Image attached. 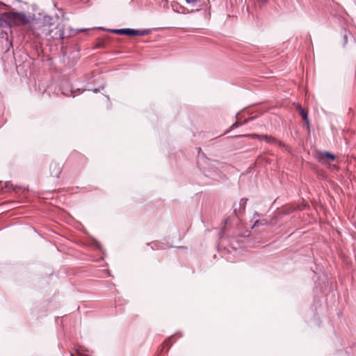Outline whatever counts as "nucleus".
Returning a JSON list of instances; mask_svg holds the SVG:
<instances>
[{
    "label": "nucleus",
    "instance_id": "obj_17",
    "mask_svg": "<svg viewBox=\"0 0 356 356\" xmlns=\"http://www.w3.org/2000/svg\"><path fill=\"white\" fill-rule=\"evenodd\" d=\"M139 42H147V40H142V41H138Z\"/></svg>",
    "mask_w": 356,
    "mask_h": 356
},
{
    "label": "nucleus",
    "instance_id": "obj_3",
    "mask_svg": "<svg viewBox=\"0 0 356 356\" xmlns=\"http://www.w3.org/2000/svg\"><path fill=\"white\" fill-rule=\"evenodd\" d=\"M79 51L78 46H61V52L63 58H66L68 63L73 64L79 58Z\"/></svg>",
    "mask_w": 356,
    "mask_h": 356
},
{
    "label": "nucleus",
    "instance_id": "obj_11",
    "mask_svg": "<svg viewBox=\"0 0 356 356\" xmlns=\"http://www.w3.org/2000/svg\"><path fill=\"white\" fill-rule=\"evenodd\" d=\"M173 337V336H171L168 339H167L163 343V347L165 346H168V347H170L171 346L172 343H170V340Z\"/></svg>",
    "mask_w": 356,
    "mask_h": 356
},
{
    "label": "nucleus",
    "instance_id": "obj_12",
    "mask_svg": "<svg viewBox=\"0 0 356 356\" xmlns=\"http://www.w3.org/2000/svg\"><path fill=\"white\" fill-rule=\"evenodd\" d=\"M238 126L239 124L237 122H235L231 126V129H234L236 127H238Z\"/></svg>",
    "mask_w": 356,
    "mask_h": 356
},
{
    "label": "nucleus",
    "instance_id": "obj_2",
    "mask_svg": "<svg viewBox=\"0 0 356 356\" xmlns=\"http://www.w3.org/2000/svg\"><path fill=\"white\" fill-rule=\"evenodd\" d=\"M6 19L8 21L9 24L15 26H24L30 24L31 28V23L35 19H31V16H27L24 13L10 11L4 14Z\"/></svg>",
    "mask_w": 356,
    "mask_h": 356
},
{
    "label": "nucleus",
    "instance_id": "obj_7",
    "mask_svg": "<svg viewBox=\"0 0 356 356\" xmlns=\"http://www.w3.org/2000/svg\"><path fill=\"white\" fill-rule=\"evenodd\" d=\"M246 136H250L252 138H257L259 139H262V140H265L266 142L269 143H275L276 141V140L274 138H272L270 136H268L267 135H261V136H259V135H256V134H253V135H247Z\"/></svg>",
    "mask_w": 356,
    "mask_h": 356
},
{
    "label": "nucleus",
    "instance_id": "obj_6",
    "mask_svg": "<svg viewBox=\"0 0 356 356\" xmlns=\"http://www.w3.org/2000/svg\"><path fill=\"white\" fill-rule=\"evenodd\" d=\"M50 171L52 177H58L61 173L62 169L59 164L51 163L50 165Z\"/></svg>",
    "mask_w": 356,
    "mask_h": 356
},
{
    "label": "nucleus",
    "instance_id": "obj_4",
    "mask_svg": "<svg viewBox=\"0 0 356 356\" xmlns=\"http://www.w3.org/2000/svg\"><path fill=\"white\" fill-rule=\"evenodd\" d=\"M112 33L116 34H122L129 36H139L145 35L149 33L147 30H135L131 29H112Z\"/></svg>",
    "mask_w": 356,
    "mask_h": 356
},
{
    "label": "nucleus",
    "instance_id": "obj_8",
    "mask_svg": "<svg viewBox=\"0 0 356 356\" xmlns=\"http://www.w3.org/2000/svg\"><path fill=\"white\" fill-rule=\"evenodd\" d=\"M297 108L299 111L300 115H302V118L307 121L308 120V113L307 112L302 108V106L299 104L297 105Z\"/></svg>",
    "mask_w": 356,
    "mask_h": 356
},
{
    "label": "nucleus",
    "instance_id": "obj_14",
    "mask_svg": "<svg viewBox=\"0 0 356 356\" xmlns=\"http://www.w3.org/2000/svg\"><path fill=\"white\" fill-rule=\"evenodd\" d=\"M260 224L259 221V220H257L254 224V226H258Z\"/></svg>",
    "mask_w": 356,
    "mask_h": 356
},
{
    "label": "nucleus",
    "instance_id": "obj_16",
    "mask_svg": "<svg viewBox=\"0 0 356 356\" xmlns=\"http://www.w3.org/2000/svg\"><path fill=\"white\" fill-rule=\"evenodd\" d=\"M261 1L262 2V3H265L267 1V0H261Z\"/></svg>",
    "mask_w": 356,
    "mask_h": 356
},
{
    "label": "nucleus",
    "instance_id": "obj_10",
    "mask_svg": "<svg viewBox=\"0 0 356 356\" xmlns=\"http://www.w3.org/2000/svg\"><path fill=\"white\" fill-rule=\"evenodd\" d=\"M323 157L324 158H327L328 159H330V160H334L335 159V156L330 153V152H325L323 154Z\"/></svg>",
    "mask_w": 356,
    "mask_h": 356
},
{
    "label": "nucleus",
    "instance_id": "obj_1",
    "mask_svg": "<svg viewBox=\"0 0 356 356\" xmlns=\"http://www.w3.org/2000/svg\"><path fill=\"white\" fill-rule=\"evenodd\" d=\"M86 29H72L67 27V21L64 15L43 16L36 18L31 23V31L33 35L50 40L51 39L64 40Z\"/></svg>",
    "mask_w": 356,
    "mask_h": 356
},
{
    "label": "nucleus",
    "instance_id": "obj_15",
    "mask_svg": "<svg viewBox=\"0 0 356 356\" xmlns=\"http://www.w3.org/2000/svg\"><path fill=\"white\" fill-rule=\"evenodd\" d=\"M198 154L200 153V147L197 148Z\"/></svg>",
    "mask_w": 356,
    "mask_h": 356
},
{
    "label": "nucleus",
    "instance_id": "obj_9",
    "mask_svg": "<svg viewBox=\"0 0 356 356\" xmlns=\"http://www.w3.org/2000/svg\"><path fill=\"white\" fill-rule=\"evenodd\" d=\"M247 202H248V199H246V198H242L240 200L239 204H240V207H241V209L242 210V211H245Z\"/></svg>",
    "mask_w": 356,
    "mask_h": 356
},
{
    "label": "nucleus",
    "instance_id": "obj_13",
    "mask_svg": "<svg viewBox=\"0 0 356 356\" xmlns=\"http://www.w3.org/2000/svg\"><path fill=\"white\" fill-rule=\"evenodd\" d=\"M185 1L187 3H193L195 1H197V0H185Z\"/></svg>",
    "mask_w": 356,
    "mask_h": 356
},
{
    "label": "nucleus",
    "instance_id": "obj_5",
    "mask_svg": "<svg viewBox=\"0 0 356 356\" xmlns=\"http://www.w3.org/2000/svg\"><path fill=\"white\" fill-rule=\"evenodd\" d=\"M204 10V18L209 19L211 16L210 3L209 0H202V10Z\"/></svg>",
    "mask_w": 356,
    "mask_h": 356
}]
</instances>
